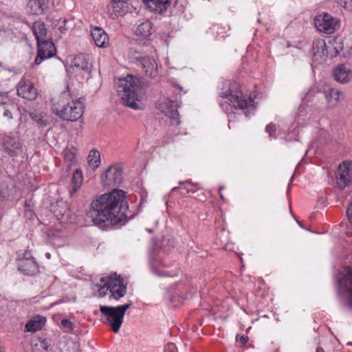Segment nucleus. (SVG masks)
I'll list each match as a JSON object with an SVG mask.
<instances>
[{"mask_svg": "<svg viewBox=\"0 0 352 352\" xmlns=\"http://www.w3.org/2000/svg\"><path fill=\"white\" fill-rule=\"evenodd\" d=\"M125 194L124 190L117 189L97 197L87 213L88 217L101 229L125 224L129 209Z\"/></svg>", "mask_w": 352, "mask_h": 352, "instance_id": "1", "label": "nucleus"}, {"mask_svg": "<svg viewBox=\"0 0 352 352\" xmlns=\"http://www.w3.org/2000/svg\"><path fill=\"white\" fill-rule=\"evenodd\" d=\"M228 89L221 91L219 97L221 98L220 106L228 113L232 107L241 110L248 116L255 109L254 100L250 96L246 97L241 91V86L236 82H226Z\"/></svg>", "mask_w": 352, "mask_h": 352, "instance_id": "2", "label": "nucleus"}, {"mask_svg": "<svg viewBox=\"0 0 352 352\" xmlns=\"http://www.w3.org/2000/svg\"><path fill=\"white\" fill-rule=\"evenodd\" d=\"M117 91L125 106L135 110L143 109L142 101L145 91L144 82L140 79L131 75L120 79Z\"/></svg>", "mask_w": 352, "mask_h": 352, "instance_id": "3", "label": "nucleus"}, {"mask_svg": "<svg viewBox=\"0 0 352 352\" xmlns=\"http://www.w3.org/2000/svg\"><path fill=\"white\" fill-rule=\"evenodd\" d=\"M181 96L182 88L179 87L173 98L160 100L157 104L158 110L169 119L173 125L179 124L177 108L182 103Z\"/></svg>", "mask_w": 352, "mask_h": 352, "instance_id": "4", "label": "nucleus"}, {"mask_svg": "<svg viewBox=\"0 0 352 352\" xmlns=\"http://www.w3.org/2000/svg\"><path fill=\"white\" fill-rule=\"evenodd\" d=\"M72 100L60 109L58 104H53L52 109L54 113L64 120L74 122L82 117L83 105L76 98L70 96Z\"/></svg>", "mask_w": 352, "mask_h": 352, "instance_id": "5", "label": "nucleus"}, {"mask_svg": "<svg viewBox=\"0 0 352 352\" xmlns=\"http://www.w3.org/2000/svg\"><path fill=\"white\" fill-rule=\"evenodd\" d=\"M0 146L10 157H18L23 152V142L21 138L12 133L4 134L0 139Z\"/></svg>", "mask_w": 352, "mask_h": 352, "instance_id": "6", "label": "nucleus"}, {"mask_svg": "<svg viewBox=\"0 0 352 352\" xmlns=\"http://www.w3.org/2000/svg\"><path fill=\"white\" fill-rule=\"evenodd\" d=\"M101 313L100 321L109 324L114 333H118L123 323L124 316L116 307L101 305L100 307Z\"/></svg>", "mask_w": 352, "mask_h": 352, "instance_id": "7", "label": "nucleus"}, {"mask_svg": "<svg viewBox=\"0 0 352 352\" xmlns=\"http://www.w3.org/2000/svg\"><path fill=\"white\" fill-rule=\"evenodd\" d=\"M338 283L341 294L347 300L349 307L352 308V265L344 267Z\"/></svg>", "mask_w": 352, "mask_h": 352, "instance_id": "8", "label": "nucleus"}, {"mask_svg": "<svg viewBox=\"0 0 352 352\" xmlns=\"http://www.w3.org/2000/svg\"><path fill=\"white\" fill-rule=\"evenodd\" d=\"M104 280L107 281L106 287L111 293L109 298H113L118 300L126 294V287L120 280V276L115 274L114 276L102 277V281Z\"/></svg>", "mask_w": 352, "mask_h": 352, "instance_id": "9", "label": "nucleus"}, {"mask_svg": "<svg viewBox=\"0 0 352 352\" xmlns=\"http://www.w3.org/2000/svg\"><path fill=\"white\" fill-rule=\"evenodd\" d=\"M101 182L104 186H118L122 182V170L119 166H110L101 175Z\"/></svg>", "mask_w": 352, "mask_h": 352, "instance_id": "10", "label": "nucleus"}, {"mask_svg": "<svg viewBox=\"0 0 352 352\" xmlns=\"http://www.w3.org/2000/svg\"><path fill=\"white\" fill-rule=\"evenodd\" d=\"M314 23L319 31L326 34H332L339 28L338 21L327 13L316 16Z\"/></svg>", "mask_w": 352, "mask_h": 352, "instance_id": "11", "label": "nucleus"}, {"mask_svg": "<svg viewBox=\"0 0 352 352\" xmlns=\"http://www.w3.org/2000/svg\"><path fill=\"white\" fill-rule=\"evenodd\" d=\"M38 52L37 56L34 60V64L38 65L41 62L47 58L54 56L56 49L54 44L52 41L43 40L37 42Z\"/></svg>", "mask_w": 352, "mask_h": 352, "instance_id": "12", "label": "nucleus"}, {"mask_svg": "<svg viewBox=\"0 0 352 352\" xmlns=\"http://www.w3.org/2000/svg\"><path fill=\"white\" fill-rule=\"evenodd\" d=\"M17 95L28 100H33L37 96V89L29 80L22 78L17 85Z\"/></svg>", "mask_w": 352, "mask_h": 352, "instance_id": "13", "label": "nucleus"}, {"mask_svg": "<svg viewBox=\"0 0 352 352\" xmlns=\"http://www.w3.org/2000/svg\"><path fill=\"white\" fill-rule=\"evenodd\" d=\"M351 162H343L338 167V173L336 176L338 187L342 190L351 184V177L350 175Z\"/></svg>", "mask_w": 352, "mask_h": 352, "instance_id": "14", "label": "nucleus"}, {"mask_svg": "<svg viewBox=\"0 0 352 352\" xmlns=\"http://www.w3.org/2000/svg\"><path fill=\"white\" fill-rule=\"evenodd\" d=\"M137 66L140 67L142 72L151 78H155L158 74L157 65L155 60L148 56H144L140 61L136 63Z\"/></svg>", "mask_w": 352, "mask_h": 352, "instance_id": "15", "label": "nucleus"}, {"mask_svg": "<svg viewBox=\"0 0 352 352\" xmlns=\"http://www.w3.org/2000/svg\"><path fill=\"white\" fill-rule=\"evenodd\" d=\"M334 79L342 84L347 83L352 78V71L346 65H338L333 72Z\"/></svg>", "mask_w": 352, "mask_h": 352, "instance_id": "16", "label": "nucleus"}, {"mask_svg": "<svg viewBox=\"0 0 352 352\" xmlns=\"http://www.w3.org/2000/svg\"><path fill=\"white\" fill-rule=\"evenodd\" d=\"M18 270L24 275L34 276L38 272V267L34 259L17 260Z\"/></svg>", "mask_w": 352, "mask_h": 352, "instance_id": "17", "label": "nucleus"}, {"mask_svg": "<svg viewBox=\"0 0 352 352\" xmlns=\"http://www.w3.org/2000/svg\"><path fill=\"white\" fill-rule=\"evenodd\" d=\"M134 32L135 34L141 39L148 41L155 30L152 23L148 20H145L137 25Z\"/></svg>", "mask_w": 352, "mask_h": 352, "instance_id": "18", "label": "nucleus"}, {"mask_svg": "<svg viewBox=\"0 0 352 352\" xmlns=\"http://www.w3.org/2000/svg\"><path fill=\"white\" fill-rule=\"evenodd\" d=\"M145 6L151 12L162 14L170 4V0H142Z\"/></svg>", "mask_w": 352, "mask_h": 352, "instance_id": "19", "label": "nucleus"}, {"mask_svg": "<svg viewBox=\"0 0 352 352\" xmlns=\"http://www.w3.org/2000/svg\"><path fill=\"white\" fill-rule=\"evenodd\" d=\"M91 36L99 47H106L109 43V37L103 29L99 27H94L91 31Z\"/></svg>", "mask_w": 352, "mask_h": 352, "instance_id": "20", "label": "nucleus"}, {"mask_svg": "<svg viewBox=\"0 0 352 352\" xmlns=\"http://www.w3.org/2000/svg\"><path fill=\"white\" fill-rule=\"evenodd\" d=\"M52 210L58 220L67 219L69 215L67 205L63 201H57L55 205L52 206Z\"/></svg>", "mask_w": 352, "mask_h": 352, "instance_id": "21", "label": "nucleus"}, {"mask_svg": "<svg viewBox=\"0 0 352 352\" xmlns=\"http://www.w3.org/2000/svg\"><path fill=\"white\" fill-rule=\"evenodd\" d=\"M72 67L85 71L89 72L90 67L84 54H78L76 56L72 61Z\"/></svg>", "mask_w": 352, "mask_h": 352, "instance_id": "22", "label": "nucleus"}, {"mask_svg": "<svg viewBox=\"0 0 352 352\" xmlns=\"http://www.w3.org/2000/svg\"><path fill=\"white\" fill-rule=\"evenodd\" d=\"M32 31L38 41L45 40L47 34V29L45 28L44 23L41 21H36L32 25Z\"/></svg>", "mask_w": 352, "mask_h": 352, "instance_id": "23", "label": "nucleus"}, {"mask_svg": "<svg viewBox=\"0 0 352 352\" xmlns=\"http://www.w3.org/2000/svg\"><path fill=\"white\" fill-rule=\"evenodd\" d=\"M83 180L82 170L79 168L76 169L72 176V183L74 186L73 189L70 191V197H73L74 195L80 188L81 184Z\"/></svg>", "mask_w": 352, "mask_h": 352, "instance_id": "24", "label": "nucleus"}, {"mask_svg": "<svg viewBox=\"0 0 352 352\" xmlns=\"http://www.w3.org/2000/svg\"><path fill=\"white\" fill-rule=\"evenodd\" d=\"M314 55L321 54L322 55L328 56V50L326 43L324 40H318L313 43Z\"/></svg>", "mask_w": 352, "mask_h": 352, "instance_id": "25", "label": "nucleus"}, {"mask_svg": "<svg viewBox=\"0 0 352 352\" xmlns=\"http://www.w3.org/2000/svg\"><path fill=\"white\" fill-rule=\"evenodd\" d=\"M142 54L140 47H131L128 50V57L135 64L144 58V56H142Z\"/></svg>", "mask_w": 352, "mask_h": 352, "instance_id": "26", "label": "nucleus"}, {"mask_svg": "<svg viewBox=\"0 0 352 352\" xmlns=\"http://www.w3.org/2000/svg\"><path fill=\"white\" fill-rule=\"evenodd\" d=\"M341 94L342 93L336 89H329L325 91V98L332 106H334L339 101Z\"/></svg>", "mask_w": 352, "mask_h": 352, "instance_id": "27", "label": "nucleus"}, {"mask_svg": "<svg viewBox=\"0 0 352 352\" xmlns=\"http://www.w3.org/2000/svg\"><path fill=\"white\" fill-rule=\"evenodd\" d=\"M88 163L89 165L94 168H96L99 166L100 163V155L98 150L92 149L88 155Z\"/></svg>", "mask_w": 352, "mask_h": 352, "instance_id": "28", "label": "nucleus"}, {"mask_svg": "<svg viewBox=\"0 0 352 352\" xmlns=\"http://www.w3.org/2000/svg\"><path fill=\"white\" fill-rule=\"evenodd\" d=\"M63 155L65 160L69 163V166L74 162L76 156V148L72 147V148H65L63 151Z\"/></svg>", "mask_w": 352, "mask_h": 352, "instance_id": "29", "label": "nucleus"}, {"mask_svg": "<svg viewBox=\"0 0 352 352\" xmlns=\"http://www.w3.org/2000/svg\"><path fill=\"white\" fill-rule=\"evenodd\" d=\"M42 327V323L38 320H29L25 327V331L28 332H35Z\"/></svg>", "mask_w": 352, "mask_h": 352, "instance_id": "30", "label": "nucleus"}, {"mask_svg": "<svg viewBox=\"0 0 352 352\" xmlns=\"http://www.w3.org/2000/svg\"><path fill=\"white\" fill-rule=\"evenodd\" d=\"M30 117L40 126H46L47 120H44L41 113L32 111L30 113Z\"/></svg>", "mask_w": 352, "mask_h": 352, "instance_id": "31", "label": "nucleus"}, {"mask_svg": "<svg viewBox=\"0 0 352 352\" xmlns=\"http://www.w3.org/2000/svg\"><path fill=\"white\" fill-rule=\"evenodd\" d=\"M28 5L30 6L31 7L33 6L37 7L36 10L34 11V13L36 14H43L45 12V10L47 9V6L44 3H41V1H30Z\"/></svg>", "mask_w": 352, "mask_h": 352, "instance_id": "32", "label": "nucleus"}, {"mask_svg": "<svg viewBox=\"0 0 352 352\" xmlns=\"http://www.w3.org/2000/svg\"><path fill=\"white\" fill-rule=\"evenodd\" d=\"M150 266L152 271L156 274L157 275L161 276L162 274L157 271V270L162 266V264L160 261L154 257H151L150 258Z\"/></svg>", "mask_w": 352, "mask_h": 352, "instance_id": "33", "label": "nucleus"}, {"mask_svg": "<svg viewBox=\"0 0 352 352\" xmlns=\"http://www.w3.org/2000/svg\"><path fill=\"white\" fill-rule=\"evenodd\" d=\"M61 325L67 333H72L74 330V324L68 319H63Z\"/></svg>", "mask_w": 352, "mask_h": 352, "instance_id": "34", "label": "nucleus"}, {"mask_svg": "<svg viewBox=\"0 0 352 352\" xmlns=\"http://www.w3.org/2000/svg\"><path fill=\"white\" fill-rule=\"evenodd\" d=\"M336 41L337 39L333 40L334 44L333 45L332 48L334 51V54H331V56H336L343 50L342 41H340V42H337Z\"/></svg>", "mask_w": 352, "mask_h": 352, "instance_id": "35", "label": "nucleus"}, {"mask_svg": "<svg viewBox=\"0 0 352 352\" xmlns=\"http://www.w3.org/2000/svg\"><path fill=\"white\" fill-rule=\"evenodd\" d=\"M100 281L101 283H102V285L100 286L99 287L98 295L100 297L102 298L107 295V291H109V289H107V287H106V283H107V281H102V278H100Z\"/></svg>", "mask_w": 352, "mask_h": 352, "instance_id": "36", "label": "nucleus"}, {"mask_svg": "<svg viewBox=\"0 0 352 352\" xmlns=\"http://www.w3.org/2000/svg\"><path fill=\"white\" fill-rule=\"evenodd\" d=\"M67 21H68L65 19L63 20L59 19L56 21L55 26L58 27V30L61 33H64L67 30V28L65 27Z\"/></svg>", "mask_w": 352, "mask_h": 352, "instance_id": "37", "label": "nucleus"}, {"mask_svg": "<svg viewBox=\"0 0 352 352\" xmlns=\"http://www.w3.org/2000/svg\"><path fill=\"white\" fill-rule=\"evenodd\" d=\"M276 131V125L273 123H270L265 127V132L267 133L270 137H275Z\"/></svg>", "mask_w": 352, "mask_h": 352, "instance_id": "38", "label": "nucleus"}, {"mask_svg": "<svg viewBox=\"0 0 352 352\" xmlns=\"http://www.w3.org/2000/svg\"><path fill=\"white\" fill-rule=\"evenodd\" d=\"M28 259H34L32 255V253L29 250H25L22 255L19 254V258L17 260H28Z\"/></svg>", "mask_w": 352, "mask_h": 352, "instance_id": "39", "label": "nucleus"}, {"mask_svg": "<svg viewBox=\"0 0 352 352\" xmlns=\"http://www.w3.org/2000/svg\"><path fill=\"white\" fill-rule=\"evenodd\" d=\"M7 188L0 187V201H3L10 197Z\"/></svg>", "mask_w": 352, "mask_h": 352, "instance_id": "40", "label": "nucleus"}, {"mask_svg": "<svg viewBox=\"0 0 352 352\" xmlns=\"http://www.w3.org/2000/svg\"><path fill=\"white\" fill-rule=\"evenodd\" d=\"M338 3L341 7L345 9H351L352 8L351 0H338Z\"/></svg>", "mask_w": 352, "mask_h": 352, "instance_id": "41", "label": "nucleus"}, {"mask_svg": "<svg viewBox=\"0 0 352 352\" xmlns=\"http://www.w3.org/2000/svg\"><path fill=\"white\" fill-rule=\"evenodd\" d=\"M164 352H178L176 345L174 343H168L165 348Z\"/></svg>", "mask_w": 352, "mask_h": 352, "instance_id": "42", "label": "nucleus"}, {"mask_svg": "<svg viewBox=\"0 0 352 352\" xmlns=\"http://www.w3.org/2000/svg\"><path fill=\"white\" fill-rule=\"evenodd\" d=\"M131 306V303H127L122 305L117 306L116 307L118 310L122 313V314L124 316V314L128 309Z\"/></svg>", "mask_w": 352, "mask_h": 352, "instance_id": "43", "label": "nucleus"}, {"mask_svg": "<svg viewBox=\"0 0 352 352\" xmlns=\"http://www.w3.org/2000/svg\"><path fill=\"white\" fill-rule=\"evenodd\" d=\"M347 217L349 220V221L352 224V202L349 204L347 211H346Z\"/></svg>", "mask_w": 352, "mask_h": 352, "instance_id": "44", "label": "nucleus"}, {"mask_svg": "<svg viewBox=\"0 0 352 352\" xmlns=\"http://www.w3.org/2000/svg\"><path fill=\"white\" fill-rule=\"evenodd\" d=\"M236 339L237 340H239L242 344H245L248 340V338L247 336H240L239 335H236Z\"/></svg>", "mask_w": 352, "mask_h": 352, "instance_id": "45", "label": "nucleus"}, {"mask_svg": "<svg viewBox=\"0 0 352 352\" xmlns=\"http://www.w3.org/2000/svg\"><path fill=\"white\" fill-rule=\"evenodd\" d=\"M40 346L44 350V352H47V349L49 346L46 341L41 342L40 344Z\"/></svg>", "mask_w": 352, "mask_h": 352, "instance_id": "46", "label": "nucleus"}, {"mask_svg": "<svg viewBox=\"0 0 352 352\" xmlns=\"http://www.w3.org/2000/svg\"><path fill=\"white\" fill-rule=\"evenodd\" d=\"M3 116L4 117H7L8 119H12V114L11 111L8 110V109L4 111Z\"/></svg>", "mask_w": 352, "mask_h": 352, "instance_id": "47", "label": "nucleus"}, {"mask_svg": "<svg viewBox=\"0 0 352 352\" xmlns=\"http://www.w3.org/2000/svg\"><path fill=\"white\" fill-rule=\"evenodd\" d=\"M67 90L66 91H63L61 94V98L62 99L63 98H66L67 96H70V93H69V87L67 86Z\"/></svg>", "mask_w": 352, "mask_h": 352, "instance_id": "48", "label": "nucleus"}, {"mask_svg": "<svg viewBox=\"0 0 352 352\" xmlns=\"http://www.w3.org/2000/svg\"><path fill=\"white\" fill-rule=\"evenodd\" d=\"M196 190H194V189H185V192H182V194H185V193H189V192H195Z\"/></svg>", "mask_w": 352, "mask_h": 352, "instance_id": "49", "label": "nucleus"}, {"mask_svg": "<svg viewBox=\"0 0 352 352\" xmlns=\"http://www.w3.org/2000/svg\"><path fill=\"white\" fill-rule=\"evenodd\" d=\"M179 184V185H183L184 184H191L192 182H191V180L188 179V180H186L185 182H180Z\"/></svg>", "mask_w": 352, "mask_h": 352, "instance_id": "50", "label": "nucleus"}, {"mask_svg": "<svg viewBox=\"0 0 352 352\" xmlns=\"http://www.w3.org/2000/svg\"><path fill=\"white\" fill-rule=\"evenodd\" d=\"M316 352H324V351L322 347H317Z\"/></svg>", "mask_w": 352, "mask_h": 352, "instance_id": "51", "label": "nucleus"}, {"mask_svg": "<svg viewBox=\"0 0 352 352\" xmlns=\"http://www.w3.org/2000/svg\"><path fill=\"white\" fill-rule=\"evenodd\" d=\"M112 2L113 3H120V2H123L122 0H112Z\"/></svg>", "mask_w": 352, "mask_h": 352, "instance_id": "52", "label": "nucleus"}, {"mask_svg": "<svg viewBox=\"0 0 352 352\" xmlns=\"http://www.w3.org/2000/svg\"><path fill=\"white\" fill-rule=\"evenodd\" d=\"M178 189H179V187H174V188L172 189V191H173V192H175V191L177 190Z\"/></svg>", "mask_w": 352, "mask_h": 352, "instance_id": "53", "label": "nucleus"}, {"mask_svg": "<svg viewBox=\"0 0 352 352\" xmlns=\"http://www.w3.org/2000/svg\"><path fill=\"white\" fill-rule=\"evenodd\" d=\"M46 256H47L48 258H50V254L49 253H47V254H46Z\"/></svg>", "mask_w": 352, "mask_h": 352, "instance_id": "54", "label": "nucleus"}, {"mask_svg": "<svg viewBox=\"0 0 352 352\" xmlns=\"http://www.w3.org/2000/svg\"><path fill=\"white\" fill-rule=\"evenodd\" d=\"M72 348L76 347V345L75 343H72Z\"/></svg>", "mask_w": 352, "mask_h": 352, "instance_id": "55", "label": "nucleus"}, {"mask_svg": "<svg viewBox=\"0 0 352 352\" xmlns=\"http://www.w3.org/2000/svg\"><path fill=\"white\" fill-rule=\"evenodd\" d=\"M294 174H293V175L292 176V178H291V182H292V180L294 179Z\"/></svg>", "mask_w": 352, "mask_h": 352, "instance_id": "56", "label": "nucleus"}, {"mask_svg": "<svg viewBox=\"0 0 352 352\" xmlns=\"http://www.w3.org/2000/svg\"><path fill=\"white\" fill-rule=\"evenodd\" d=\"M297 223H298V225H299L300 227H302L301 223H300L298 221H297Z\"/></svg>", "mask_w": 352, "mask_h": 352, "instance_id": "57", "label": "nucleus"}, {"mask_svg": "<svg viewBox=\"0 0 352 352\" xmlns=\"http://www.w3.org/2000/svg\"><path fill=\"white\" fill-rule=\"evenodd\" d=\"M76 352H78V351H76Z\"/></svg>", "mask_w": 352, "mask_h": 352, "instance_id": "58", "label": "nucleus"}]
</instances>
